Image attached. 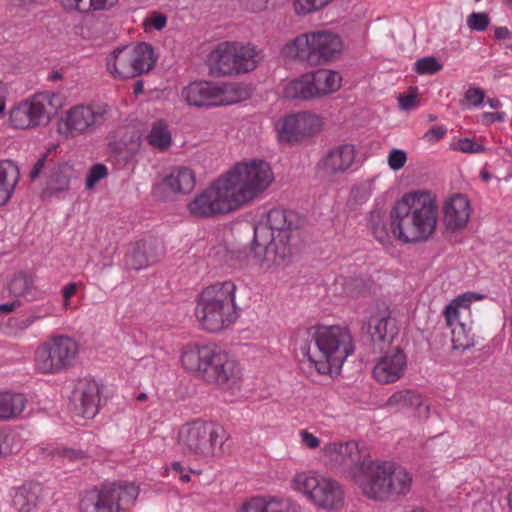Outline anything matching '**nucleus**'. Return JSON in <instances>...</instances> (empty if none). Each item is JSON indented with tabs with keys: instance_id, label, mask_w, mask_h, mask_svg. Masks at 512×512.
I'll use <instances>...</instances> for the list:
<instances>
[{
	"instance_id": "1a4fd4ad",
	"label": "nucleus",
	"mask_w": 512,
	"mask_h": 512,
	"mask_svg": "<svg viewBox=\"0 0 512 512\" xmlns=\"http://www.w3.org/2000/svg\"><path fill=\"white\" fill-rule=\"evenodd\" d=\"M156 62L153 46L141 42L115 48L106 57V69L114 79L123 80L149 72Z\"/></svg>"
},
{
	"instance_id": "9d476101",
	"label": "nucleus",
	"mask_w": 512,
	"mask_h": 512,
	"mask_svg": "<svg viewBox=\"0 0 512 512\" xmlns=\"http://www.w3.org/2000/svg\"><path fill=\"white\" fill-rule=\"evenodd\" d=\"M484 298L485 295L481 293L465 292L452 299L444 307L442 316L445 326L450 330L454 350L464 351L474 346L471 304Z\"/></svg>"
},
{
	"instance_id": "72a5a7b5",
	"label": "nucleus",
	"mask_w": 512,
	"mask_h": 512,
	"mask_svg": "<svg viewBox=\"0 0 512 512\" xmlns=\"http://www.w3.org/2000/svg\"><path fill=\"white\" fill-rule=\"evenodd\" d=\"M36 277L30 272H16L7 283V290L14 297H27L34 294Z\"/></svg>"
},
{
	"instance_id": "6e6d98bb",
	"label": "nucleus",
	"mask_w": 512,
	"mask_h": 512,
	"mask_svg": "<svg viewBox=\"0 0 512 512\" xmlns=\"http://www.w3.org/2000/svg\"><path fill=\"white\" fill-rule=\"evenodd\" d=\"M299 437L301 443L309 449H316L320 446L319 438L305 429L299 431Z\"/></svg>"
},
{
	"instance_id": "2eb2a0df",
	"label": "nucleus",
	"mask_w": 512,
	"mask_h": 512,
	"mask_svg": "<svg viewBox=\"0 0 512 512\" xmlns=\"http://www.w3.org/2000/svg\"><path fill=\"white\" fill-rule=\"evenodd\" d=\"M181 98L195 107L230 105L242 98V91L236 84H216L209 81H194L183 87Z\"/></svg>"
},
{
	"instance_id": "f704fd0d",
	"label": "nucleus",
	"mask_w": 512,
	"mask_h": 512,
	"mask_svg": "<svg viewBox=\"0 0 512 512\" xmlns=\"http://www.w3.org/2000/svg\"><path fill=\"white\" fill-rule=\"evenodd\" d=\"M147 141L154 149L164 152L172 144V135L167 123L164 120L155 121L147 135Z\"/></svg>"
},
{
	"instance_id": "4be33fe9",
	"label": "nucleus",
	"mask_w": 512,
	"mask_h": 512,
	"mask_svg": "<svg viewBox=\"0 0 512 512\" xmlns=\"http://www.w3.org/2000/svg\"><path fill=\"white\" fill-rule=\"evenodd\" d=\"M72 401L78 413L84 418H94L99 412L100 389L93 379L78 380L72 394Z\"/></svg>"
},
{
	"instance_id": "de8ad7c7",
	"label": "nucleus",
	"mask_w": 512,
	"mask_h": 512,
	"mask_svg": "<svg viewBox=\"0 0 512 512\" xmlns=\"http://www.w3.org/2000/svg\"><path fill=\"white\" fill-rule=\"evenodd\" d=\"M108 169L104 164H95L93 165L86 178V189L91 190L94 186L102 179L107 177Z\"/></svg>"
},
{
	"instance_id": "864d4df0",
	"label": "nucleus",
	"mask_w": 512,
	"mask_h": 512,
	"mask_svg": "<svg viewBox=\"0 0 512 512\" xmlns=\"http://www.w3.org/2000/svg\"><path fill=\"white\" fill-rule=\"evenodd\" d=\"M470 29L484 31L489 25V18L485 13H472L467 19Z\"/></svg>"
},
{
	"instance_id": "ddd939ff",
	"label": "nucleus",
	"mask_w": 512,
	"mask_h": 512,
	"mask_svg": "<svg viewBox=\"0 0 512 512\" xmlns=\"http://www.w3.org/2000/svg\"><path fill=\"white\" fill-rule=\"evenodd\" d=\"M110 116L106 103L77 104L66 110L57 122V132L65 139H73L93 132Z\"/></svg>"
},
{
	"instance_id": "f3484780",
	"label": "nucleus",
	"mask_w": 512,
	"mask_h": 512,
	"mask_svg": "<svg viewBox=\"0 0 512 512\" xmlns=\"http://www.w3.org/2000/svg\"><path fill=\"white\" fill-rule=\"evenodd\" d=\"M295 214L283 209L274 208L267 213L266 221L259 222L254 227L255 242L266 245L270 239L290 243L294 230Z\"/></svg>"
},
{
	"instance_id": "aec40b11",
	"label": "nucleus",
	"mask_w": 512,
	"mask_h": 512,
	"mask_svg": "<svg viewBox=\"0 0 512 512\" xmlns=\"http://www.w3.org/2000/svg\"><path fill=\"white\" fill-rule=\"evenodd\" d=\"M323 452L331 465L342 467L351 480L353 468L360 466L361 462L366 460L358 444L354 441L330 443L324 447Z\"/></svg>"
},
{
	"instance_id": "a211bd4d",
	"label": "nucleus",
	"mask_w": 512,
	"mask_h": 512,
	"mask_svg": "<svg viewBox=\"0 0 512 512\" xmlns=\"http://www.w3.org/2000/svg\"><path fill=\"white\" fill-rule=\"evenodd\" d=\"M391 231L403 243L416 241V191L398 200L391 211Z\"/></svg>"
},
{
	"instance_id": "603ef678",
	"label": "nucleus",
	"mask_w": 512,
	"mask_h": 512,
	"mask_svg": "<svg viewBox=\"0 0 512 512\" xmlns=\"http://www.w3.org/2000/svg\"><path fill=\"white\" fill-rule=\"evenodd\" d=\"M145 30L155 29L160 31L167 25V17L159 12H152L148 17L145 18L143 23Z\"/></svg>"
},
{
	"instance_id": "0e129e2a",
	"label": "nucleus",
	"mask_w": 512,
	"mask_h": 512,
	"mask_svg": "<svg viewBox=\"0 0 512 512\" xmlns=\"http://www.w3.org/2000/svg\"><path fill=\"white\" fill-rule=\"evenodd\" d=\"M46 161V155H43L41 158H39L36 163L34 164L32 170L30 171L29 178L31 180H35L38 178L40 173L42 172Z\"/></svg>"
},
{
	"instance_id": "680f3d73",
	"label": "nucleus",
	"mask_w": 512,
	"mask_h": 512,
	"mask_svg": "<svg viewBox=\"0 0 512 512\" xmlns=\"http://www.w3.org/2000/svg\"><path fill=\"white\" fill-rule=\"evenodd\" d=\"M398 100L402 110L412 109L416 105V93L411 90L407 96L399 95Z\"/></svg>"
},
{
	"instance_id": "69168bd1",
	"label": "nucleus",
	"mask_w": 512,
	"mask_h": 512,
	"mask_svg": "<svg viewBox=\"0 0 512 512\" xmlns=\"http://www.w3.org/2000/svg\"><path fill=\"white\" fill-rule=\"evenodd\" d=\"M9 2L15 7L29 10L37 3V0H9Z\"/></svg>"
},
{
	"instance_id": "4468645a",
	"label": "nucleus",
	"mask_w": 512,
	"mask_h": 512,
	"mask_svg": "<svg viewBox=\"0 0 512 512\" xmlns=\"http://www.w3.org/2000/svg\"><path fill=\"white\" fill-rule=\"evenodd\" d=\"M79 353L78 342L67 335H56L42 342L35 351V369L43 374H57L73 366Z\"/></svg>"
},
{
	"instance_id": "7c9ffc66",
	"label": "nucleus",
	"mask_w": 512,
	"mask_h": 512,
	"mask_svg": "<svg viewBox=\"0 0 512 512\" xmlns=\"http://www.w3.org/2000/svg\"><path fill=\"white\" fill-rule=\"evenodd\" d=\"M19 179L18 166L11 160L0 159V206L9 202Z\"/></svg>"
},
{
	"instance_id": "0eeeda50",
	"label": "nucleus",
	"mask_w": 512,
	"mask_h": 512,
	"mask_svg": "<svg viewBox=\"0 0 512 512\" xmlns=\"http://www.w3.org/2000/svg\"><path fill=\"white\" fill-rule=\"evenodd\" d=\"M342 50L340 36L328 30L301 34L287 43L283 49L286 56L310 64L334 60Z\"/></svg>"
},
{
	"instance_id": "e433bc0d",
	"label": "nucleus",
	"mask_w": 512,
	"mask_h": 512,
	"mask_svg": "<svg viewBox=\"0 0 512 512\" xmlns=\"http://www.w3.org/2000/svg\"><path fill=\"white\" fill-rule=\"evenodd\" d=\"M294 116L298 125L297 131L300 133L302 140L318 134L323 128V119L317 114L300 112L294 114Z\"/></svg>"
},
{
	"instance_id": "49530a36",
	"label": "nucleus",
	"mask_w": 512,
	"mask_h": 512,
	"mask_svg": "<svg viewBox=\"0 0 512 512\" xmlns=\"http://www.w3.org/2000/svg\"><path fill=\"white\" fill-rule=\"evenodd\" d=\"M415 399L414 392L410 390H402L395 392L387 400V406L389 407H404L412 405Z\"/></svg>"
},
{
	"instance_id": "cd10ccee",
	"label": "nucleus",
	"mask_w": 512,
	"mask_h": 512,
	"mask_svg": "<svg viewBox=\"0 0 512 512\" xmlns=\"http://www.w3.org/2000/svg\"><path fill=\"white\" fill-rule=\"evenodd\" d=\"M195 184L196 177L192 169L176 166L163 178L161 187L166 193L187 194L194 189Z\"/></svg>"
},
{
	"instance_id": "f03ea898",
	"label": "nucleus",
	"mask_w": 512,
	"mask_h": 512,
	"mask_svg": "<svg viewBox=\"0 0 512 512\" xmlns=\"http://www.w3.org/2000/svg\"><path fill=\"white\" fill-rule=\"evenodd\" d=\"M352 481L366 498L385 502L406 495L412 476L393 461L366 458L353 468Z\"/></svg>"
},
{
	"instance_id": "b1692460",
	"label": "nucleus",
	"mask_w": 512,
	"mask_h": 512,
	"mask_svg": "<svg viewBox=\"0 0 512 512\" xmlns=\"http://www.w3.org/2000/svg\"><path fill=\"white\" fill-rule=\"evenodd\" d=\"M356 151L351 144H343L332 148L320 160L319 171L325 177H333L348 171L355 162Z\"/></svg>"
},
{
	"instance_id": "5fc2aeb1",
	"label": "nucleus",
	"mask_w": 512,
	"mask_h": 512,
	"mask_svg": "<svg viewBox=\"0 0 512 512\" xmlns=\"http://www.w3.org/2000/svg\"><path fill=\"white\" fill-rule=\"evenodd\" d=\"M66 11L89 12V0H60Z\"/></svg>"
},
{
	"instance_id": "39448f33",
	"label": "nucleus",
	"mask_w": 512,
	"mask_h": 512,
	"mask_svg": "<svg viewBox=\"0 0 512 512\" xmlns=\"http://www.w3.org/2000/svg\"><path fill=\"white\" fill-rule=\"evenodd\" d=\"M226 441L223 426L196 419L182 424L177 431V446L181 453L197 461H209Z\"/></svg>"
},
{
	"instance_id": "8fccbe9b",
	"label": "nucleus",
	"mask_w": 512,
	"mask_h": 512,
	"mask_svg": "<svg viewBox=\"0 0 512 512\" xmlns=\"http://www.w3.org/2000/svg\"><path fill=\"white\" fill-rule=\"evenodd\" d=\"M268 498L254 497L244 502L238 512H268Z\"/></svg>"
},
{
	"instance_id": "5701e85b",
	"label": "nucleus",
	"mask_w": 512,
	"mask_h": 512,
	"mask_svg": "<svg viewBox=\"0 0 512 512\" xmlns=\"http://www.w3.org/2000/svg\"><path fill=\"white\" fill-rule=\"evenodd\" d=\"M444 224L449 231L457 232L466 228L472 213L471 202L464 194L448 197L443 205Z\"/></svg>"
},
{
	"instance_id": "a878e982",
	"label": "nucleus",
	"mask_w": 512,
	"mask_h": 512,
	"mask_svg": "<svg viewBox=\"0 0 512 512\" xmlns=\"http://www.w3.org/2000/svg\"><path fill=\"white\" fill-rule=\"evenodd\" d=\"M405 368L406 356L399 347H395L380 357L373 368V376L377 382L389 384L399 380Z\"/></svg>"
},
{
	"instance_id": "c756f323",
	"label": "nucleus",
	"mask_w": 512,
	"mask_h": 512,
	"mask_svg": "<svg viewBox=\"0 0 512 512\" xmlns=\"http://www.w3.org/2000/svg\"><path fill=\"white\" fill-rule=\"evenodd\" d=\"M308 73L314 98L332 94L341 87L342 77L336 71L320 68Z\"/></svg>"
},
{
	"instance_id": "423d86ee",
	"label": "nucleus",
	"mask_w": 512,
	"mask_h": 512,
	"mask_svg": "<svg viewBox=\"0 0 512 512\" xmlns=\"http://www.w3.org/2000/svg\"><path fill=\"white\" fill-rule=\"evenodd\" d=\"M290 486L317 508L331 511L338 510L344 505L345 497L341 484L318 471H296L291 478Z\"/></svg>"
},
{
	"instance_id": "774afa93",
	"label": "nucleus",
	"mask_w": 512,
	"mask_h": 512,
	"mask_svg": "<svg viewBox=\"0 0 512 512\" xmlns=\"http://www.w3.org/2000/svg\"><path fill=\"white\" fill-rule=\"evenodd\" d=\"M511 36V32L506 27H498L495 30V37L497 39H508Z\"/></svg>"
},
{
	"instance_id": "f257e3e1",
	"label": "nucleus",
	"mask_w": 512,
	"mask_h": 512,
	"mask_svg": "<svg viewBox=\"0 0 512 512\" xmlns=\"http://www.w3.org/2000/svg\"><path fill=\"white\" fill-rule=\"evenodd\" d=\"M270 165L261 159L235 164L187 204L195 218L210 219L237 211L260 196L273 182Z\"/></svg>"
},
{
	"instance_id": "a18cd8bd",
	"label": "nucleus",
	"mask_w": 512,
	"mask_h": 512,
	"mask_svg": "<svg viewBox=\"0 0 512 512\" xmlns=\"http://www.w3.org/2000/svg\"><path fill=\"white\" fill-rule=\"evenodd\" d=\"M338 281H341L344 293L351 297H357L367 286L363 278L347 279L341 277Z\"/></svg>"
},
{
	"instance_id": "a19ab883",
	"label": "nucleus",
	"mask_w": 512,
	"mask_h": 512,
	"mask_svg": "<svg viewBox=\"0 0 512 512\" xmlns=\"http://www.w3.org/2000/svg\"><path fill=\"white\" fill-rule=\"evenodd\" d=\"M370 228L374 238L381 244L389 242V233L385 215L381 211H373L370 215Z\"/></svg>"
},
{
	"instance_id": "9b49d317",
	"label": "nucleus",
	"mask_w": 512,
	"mask_h": 512,
	"mask_svg": "<svg viewBox=\"0 0 512 512\" xmlns=\"http://www.w3.org/2000/svg\"><path fill=\"white\" fill-rule=\"evenodd\" d=\"M139 489L133 483H105L82 496L80 512H120L135 503Z\"/></svg>"
},
{
	"instance_id": "393cba45",
	"label": "nucleus",
	"mask_w": 512,
	"mask_h": 512,
	"mask_svg": "<svg viewBox=\"0 0 512 512\" xmlns=\"http://www.w3.org/2000/svg\"><path fill=\"white\" fill-rule=\"evenodd\" d=\"M253 252L256 264L263 271H269L284 263V261L291 255V244L286 242H279L278 240L270 239L266 245H258L253 240Z\"/></svg>"
},
{
	"instance_id": "dca6fc26",
	"label": "nucleus",
	"mask_w": 512,
	"mask_h": 512,
	"mask_svg": "<svg viewBox=\"0 0 512 512\" xmlns=\"http://www.w3.org/2000/svg\"><path fill=\"white\" fill-rule=\"evenodd\" d=\"M224 351L215 343L186 344L180 355L181 366L208 384Z\"/></svg>"
},
{
	"instance_id": "ea45409f",
	"label": "nucleus",
	"mask_w": 512,
	"mask_h": 512,
	"mask_svg": "<svg viewBox=\"0 0 512 512\" xmlns=\"http://www.w3.org/2000/svg\"><path fill=\"white\" fill-rule=\"evenodd\" d=\"M374 191V179L355 184L350 190V202L355 206L366 203Z\"/></svg>"
},
{
	"instance_id": "412c9836",
	"label": "nucleus",
	"mask_w": 512,
	"mask_h": 512,
	"mask_svg": "<svg viewBox=\"0 0 512 512\" xmlns=\"http://www.w3.org/2000/svg\"><path fill=\"white\" fill-rule=\"evenodd\" d=\"M437 197L429 190L418 191V241L429 239L438 223Z\"/></svg>"
},
{
	"instance_id": "c03bdc74",
	"label": "nucleus",
	"mask_w": 512,
	"mask_h": 512,
	"mask_svg": "<svg viewBox=\"0 0 512 512\" xmlns=\"http://www.w3.org/2000/svg\"><path fill=\"white\" fill-rule=\"evenodd\" d=\"M450 149L466 154H479L487 151L482 143L472 138H460L450 144Z\"/></svg>"
},
{
	"instance_id": "bf43d9fd",
	"label": "nucleus",
	"mask_w": 512,
	"mask_h": 512,
	"mask_svg": "<svg viewBox=\"0 0 512 512\" xmlns=\"http://www.w3.org/2000/svg\"><path fill=\"white\" fill-rule=\"evenodd\" d=\"M446 132L447 129L443 126L433 127L423 135V140L429 143L437 142L445 136Z\"/></svg>"
},
{
	"instance_id": "e2e57ef3",
	"label": "nucleus",
	"mask_w": 512,
	"mask_h": 512,
	"mask_svg": "<svg viewBox=\"0 0 512 512\" xmlns=\"http://www.w3.org/2000/svg\"><path fill=\"white\" fill-rule=\"evenodd\" d=\"M118 0H89L90 11L107 10L113 7Z\"/></svg>"
},
{
	"instance_id": "7ed1b4c3",
	"label": "nucleus",
	"mask_w": 512,
	"mask_h": 512,
	"mask_svg": "<svg viewBox=\"0 0 512 512\" xmlns=\"http://www.w3.org/2000/svg\"><path fill=\"white\" fill-rule=\"evenodd\" d=\"M310 341L300 347L311 366L321 375H338L346 359L354 353L350 330L340 325L309 330Z\"/></svg>"
},
{
	"instance_id": "6ab92c4d",
	"label": "nucleus",
	"mask_w": 512,
	"mask_h": 512,
	"mask_svg": "<svg viewBox=\"0 0 512 512\" xmlns=\"http://www.w3.org/2000/svg\"><path fill=\"white\" fill-rule=\"evenodd\" d=\"M242 381L243 369L240 363L225 350L208 384L234 392L240 390Z\"/></svg>"
},
{
	"instance_id": "f8f14e48",
	"label": "nucleus",
	"mask_w": 512,
	"mask_h": 512,
	"mask_svg": "<svg viewBox=\"0 0 512 512\" xmlns=\"http://www.w3.org/2000/svg\"><path fill=\"white\" fill-rule=\"evenodd\" d=\"M61 106L62 98L59 94L51 91L36 93L11 109L9 121L16 129L46 126Z\"/></svg>"
},
{
	"instance_id": "79ce46f5",
	"label": "nucleus",
	"mask_w": 512,
	"mask_h": 512,
	"mask_svg": "<svg viewBox=\"0 0 512 512\" xmlns=\"http://www.w3.org/2000/svg\"><path fill=\"white\" fill-rule=\"evenodd\" d=\"M334 0H294L295 13L300 16L310 15L327 7Z\"/></svg>"
},
{
	"instance_id": "bb28decb",
	"label": "nucleus",
	"mask_w": 512,
	"mask_h": 512,
	"mask_svg": "<svg viewBox=\"0 0 512 512\" xmlns=\"http://www.w3.org/2000/svg\"><path fill=\"white\" fill-rule=\"evenodd\" d=\"M368 334L380 350L390 346L398 334L397 322L385 312H377L368 320Z\"/></svg>"
},
{
	"instance_id": "052dcab7",
	"label": "nucleus",
	"mask_w": 512,
	"mask_h": 512,
	"mask_svg": "<svg viewBox=\"0 0 512 512\" xmlns=\"http://www.w3.org/2000/svg\"><path fill=\"white\" fill-rule=\"evenodd\" d=\"M47 314H37V313H33L31 315H28V316H24V317H21V318H17L15 319L16 321V326L21 329V330H25L27 329L28 327H30L31 325H33L36 321L44 318Z\"/></svg>"
},
{
	"instance_id": "58836bf2",
	"label": "nucleus",
	"mask_w": 512,
	"mask_h": 512,
	"mask_svg": "<svg viewBox=\"0 0 512 512\" xmlns=\"http://www.w3.org/2000/svg\"><path fill=\"white\" fill-rule=\"evenodd\" d=\"M49 454L52 459L63 464L85 463L89 459L85 451L64 446L52 448Z\"/></svg>"
},
{
	"instance_id": "6e6552de",
	"label": "nucleus",
	"mask_w": 512,
	"mask_h": 512,
	"mask_svg": "<svg viewBox=\"0 0 512 512\" xmlns=\"http://www.w3.org/2000/svg\"><path fill=\"white\" fill-rule=\"evenodd\" d=\"M256 46L242 42H222L209 54L210 72L214 76L239 75L253 71L261 61Z\"/></svg>"
},
{
	"instance_id": "37998d69",
	"label": "nucleus",
	"mask_w": 512,
	"mask_h": 512,
	"mask_svg": "<svg viewBox=\"0 0 512 512\" xmlns=\"http://www.w3.org/2000/svg\"><path fill=\"white\" fill-rule=\"evenodd\" d=\"M268 512H301L299 504L290 498L268 497Z\"/></svg>"
},
{
	"instance_id": "4c0bfd02",
	"label": "nucleus",
	"mask_w": 512,
	"mask_h": 512,
	"mask_svg": "<svg viewBox=\"0 0 512 512\" xmlns=\"http://www.w3.org/2000/svg\"><path fill=\"white\" fill-rule=\"evenodd\" d=\"M297 126L298 125L294 114L288 115L287 117L278 120L275 125V129L279 141L288 143L301 141L302 139L300 133L297 131Z\"/></svg>"
},
{
	"instance_id": "473e14b6",
	"label": "nucleus",
	"mask_w": 512,
	"mask_h": 512,
	"mask_svg": "<svg viewBox=\"0 0 512 512\" xmlns=\"http://www.w3.org/2000/svg\"><path fill=\"white\" fill-rule=\"evenodd\" d=\"M27 399L23 394L0 392V420L17 418L26 408Z\"/></svg>"
},
{
	"instance_id": "3c124183",
	"label": "nucleus",
	"mask_w": 512,
	"mask_h": 512,
	"mask_svg": "<svg viewBox=\"0 0 512 512\" xmlns=\"http://www.w3.org/2000/svg\"><path fill=\"white\" fill-rule=\"evenodd\" d=\"M407 161V154L401 149H392L387 157L388 166L394 171H398L404 167Z\"/></svg>"
},
{
	"instance_id": "338daca9",
	"label": "nucleus",
	"mask_w": 512,
	"mask_h": 512,
	"mask_svg": "<svg viewBox=\"0 0 512 512\" xmlns=\"http://www.w3.org/2000/svg\"><path fill=\"white\" fill-rule=\"evenodd\" d=\"M20 306V302L15 300L11 303H4L0 305V312L4 314H8L10 312L15 311Z\"/></svg>"
},
{
	"instance_id": "13d9d810",
	"label": "nucleus",
	"mask_w": 512,
	"mask_h": 512,
	"mask_svg": "<svg viewBox=\"0 0 512 512\" xmlns=\"http://www.w3.org/2000/svg\"><path fill=\"white\" fill-rule=\"evenodd\" d=\"M484 92L479 88H472L465 93V100L470 106H478L484 100Z\"/></svg>"
},
{
	"instance_id": "c85d7f7f",
	"label": "nucleus",
	"mask_w": 512,
	"mask_h": 512,
	"mask_svg": "<svg viewBox=\"0 0 512 512\" xmlns=\"http://www.w3.org/2000/svg\"><path fill=\"white\" fill-rule=\"evenodd\" d=\"M157 260L156 245L151 240H140L134 243L125 256V265L132 270L149 267Z\"/></svg>"
},
{
	"instance_id": "09e8293b",
	"label": "nucleus",
	"mask_w": 512,
	"mask_h": 512,
	"mask_svg": "<svg viewBox=\"0 0 512 512\" xmlns=\"http://www.w3.org/2000/svg\"><path fill=\"white\" fill-rule=\"evenodd\" d=\"M443 68V64L435 57L418 59V74H435Z\"/></svg>"
},
{
	"instance_id": "4d7b16f0",
	"label": "nucleus",
	"mask_w": 512,
	"mask_h": 512,
	"mask_svg": "<svg viewBox=\"0 0 512 512\" xmlns=\"http://www.w3.org/2000/svg\"><path fill=\"white\" fill-rule=\"evenodd\" d=\"M78 284L75 282L68 283L62 289L63 308L68 310L71 306V298L77 293Z\"/></svg>"
},
{
	"instance_id": "c9c22d12",
	"label": "nucleus",
	"mask_w": 512,
	"mask_h": 512,
	"mask_svg": "<svg viewBox=\"0 0 512 512\" xmlns=\"http://www.w3.org/2000/svg\"><path fill=\"white\" fill-rule=\"evenodd\" d=\"M284 97L287 99H313V92L309 73H305L298 78L289 81L284 88Z\"/></svg>"
},
{
	"instance_id": "2f4dec72",
	"label": "nucleus",
	"mask_w": 512,
	"mask_h": 512,
	"mask_svg": "<svg viewBox=\"0 0 512 512\" xmlns=\"http://www.w3.org/2000/svg\"><path fill=\"white\" fill-rule=\"evenodd\" d=\"M43 488L39 483H27L19 487L12 499L18 512H32L39 504Z\"/></svg>"
},
{
	"instance_id": "20e7f679",
	"label": "nucleus",
	"mask_w": 512,
	"mask_h": 512,
	"mask_svg": "<svg viewBox=\"0 0 512 512\" xmlns=\"http://www.w3.org/2000/svg\"><path fill=\"white\" fill-rule=\"evenodd\" d=\"M237 286L232 281L211 284L197 295L194 316L198 326L208 333H219L232 327L238 317Z\"/></svg>"
}]
</instances>
